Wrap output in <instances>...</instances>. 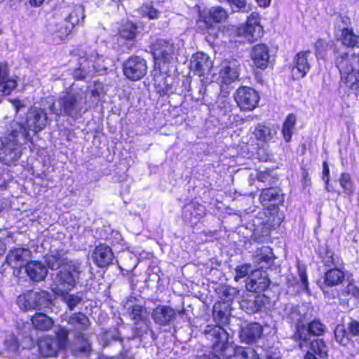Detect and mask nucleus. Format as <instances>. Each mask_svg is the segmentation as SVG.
Returning a JSON list of instances; mask_svg holds the SVG:
<instances>
[{
    "label": "nucleus",
    "instance_id": "20",
    "mask_svg": "<svg viewBox=\"0 0 359 359\" xmlns=\"http://www.w3.org/2000/svg\"><path fill=\"white\" fill-rule=\"evenodd\" d=\"M205 215V208L198 202H193L184 206L182 217L186 223L194 227Z\"/></svg>",
    "mask_w": 359,
    "mask_h": 359
},
{
    "label": "nucleus",
    "instance_id": "4",
    "mask_svg": "<svg viewBox=\"0 0 359 359\" xmlns=\"http://www.w3.org/2000/svg\"><path fill=\"white\" fill-rule=\"evenodd\" d=\"M326 326L320 319L311 320L307 325L297 323L291 339L297 344L298 348L302 350L310 341V335L314 337L323 336L326 332Z\"/></svg>",
    "mask_w": 359,
    "mask_h": 359
},
{
    "label": "nucleus",
    "instance_id": "13",
    "mask_svg": "<svg viewBox=\"0 0 359 359\" xmlns=\"http://www.w3.org/2000/svg\"><path fill=\"white\" fill-rule=\"evenodd\" d=\"M263 33V27L260 24V18L257 13H252L245 22L236 29L237 36H243L251 43L261 38Z\"/></svg>",
    "mask_w": 359,
    "mask_h": 359
},
{
    "label": "nucleus",
    "instance_id": "22",
    "mask_svg": "<svg viewBox=\"0 0 359 359\" xmlns=\"http://www.w3.org/2000/svg\"><path fill=\"white\" fill-rule=\"evenodd\" d=\"M177 317V311L170 306L158 305L151 312V318L156 325L161 326L168 325Z\"/></svg>",
    "mask_w": 359,
    "mask_h": 359
},
{
    "label": "nucleus",
    "instance_id": "17",
    "mask_svg": "<svg viewBox=\"0 0 359 359\" xmlns=\"http://www.w3.org/2000/svg\"><path fill=\"white\" fill-rule=\"evenodd\" d=\"M213 67V62L210 56L201 51L195 53L190 61V69L194 75L205 77L210 74Z\"/></svg>",
    "mask_w": 359,
    "mask_h": 359
},
{
    "label": "nucleus",
    "instance_id": "39",
    "mask_svg": "<svg viewBox=\"0 0 359 359\" xmlns=\"http://www.w3.org/2000/svg\"><path fill=\"white\" fill-rule=\"evenodd\" d=\"M257 259L259 264L265 263L268 266L273 264L276 257L270 247L263 246L257 250Z\"/></svg>",
    "mask_w": 359,
    "mask_h": 359
},
{
    "label": "nucleus",
    "instance_id": "43",
    "mask_svg": "<svg viewBox=\"0 0 359 359\" xmlns=\"http://www.w3.org/2000/svg\"><path fill=\"white\" fill-rule=\"evenodd\" d=\"M46 263L51 270L62 267L65 262L63 261L62 255L59 251H55L46 256Z\"/></svg>",
    "mask_w": 359,
    "mask_h": 359
},
{
    "label": "nucleus",
    "instance_id": "23",
    "mask_svg": "<svg viewBox=\"0 0 359 359\" xmlns=\"http://www.w3.org/2000/svg\"><path fill=\"white\" fill-rule=\"evenodd\" d=\"M335 66L341 76L344 73L359 69V54L344 53L335 57Z\"/></svg>",
    "mask_w": 359,
    "mask_h": 359
},
{
    "label": "nucleus",
    "instance_id": "21",
    "mask_svg": "<svg viewBox=\"0 0 359 359\" xmlns=\"http://www.w3.org/2000/svg\"><path fill=\"white\" fill-rule=\"evenodd\" d=\"M310 53L311 51L309 50H302L294 55L292 72L295 79H303L310 71L311 65L308 60Z\"/></svg>",
    "mask_w": 359,
    "mask_h": 359
},
{
    "label": "nucleus",
    "instance_id": "19",
    "mask_svg": "<svg viewBox=\"0 0 359 359\" xmlns=\"http://www.w3.org/2000/svg\"><path fill=\"white\" fill-rule=\"evenodd\" d=\"M247 280L245 283L246 289L250 292L255 293H261L266 290L271 284V280L268 276L259 270L254 271Z\"/></svg>",
    "mask_w": 359,
    "mask_h": 359
},
{
    "label": "nucleus",
    "instance_id": "3",
    "mask_svg": "<svg viewBox=\"0 0 359 359\" xmlns=\"http://www.w3.org/2000/svg\"><path fill=\"white\" fill-rule=\"evenodd\" d=\"M215 292L219 299L213 306V318L216 323L224 324L228 320L231 305L239 291L236 287L223 284L219 285Z\"/></svg>",
    "mask_w": 359,
    "mask_h": 359
},
{
    "label": "nucleus",
    "instance_id": "7",
    "mask_svg": "<svg viewBox=\"0 0 359 359\" xmlns=\"http://www.w3.org/2000/svg\"><path fill=\"white\" fill-rule=\"evenodd\" d=\"M81 273V264L69 260L57 272L55 280L57 285L71 290L76 287Z\"/></svg>",
    "mask_w": 359,
    "mask_h": 359
},
{
    "label": "nucleus",
    "instance_id": "47",
    "mask_svg": "<svg viewBox=\"0 0 359 359\" xmlns=\"http://www.w3.org/2000/svg\"><path fill=\"white\" fill-rule=\"evenodd\" d=\"M90 62L88 58L86 56H81L79 58V67L74 70L73 77L75 80L81 81L84 80L86 77V69H89L90 66L87 67L83 65V62ZM92 62V61H90Z\"/></svg>",
    "mask_w": 359,
    "mask_h": 359
},
{
    "label": "nucleus",
    "instance_id": "2",
    "mask_svg": "<svg viewBox=\"0 0 359 359\" xmlns=\"http://www.w3.org/2000/svg\"><path fill=\"white\" fill-rule=\"evenodd\" d=\"M69 330L60 327L55 335L43 334L38 337L34 342L37 355L40 358H57L61 351L65 350L69 344Z\"/></svg>",
    "mask_w": 359,
    "mask_h": 359
},
{
    "label": "nucleus",
    "instance_id": "14",
    "mask_svg": "<svg viewBox=\"0 0 359 359\" xmlns=\"http://www.w3.org/2000/svg\"><path fill=\"white\" fill-rule=\"evenodd\" d=\"M149 48L154 60L158 64L170 63L175 55V45L169 40L157 39L151 42Z\"/></svg>",
    "mask_w": 359,
    "mask_h": 359
},
{
    "label": "nucleus",
    "instance_id": "57",
    "mask_svg": "<svg viewBox=\"0 0 359 359\" xmlns=\"http://www.w3.org/2000/svg\"><path fill=\"white\" fill-rule=\"evenodd\" d=\"M264 358L266 359H279V355L276 353V350L273 348H270L269 349L266 350Z\"/></svg>",
    "mask_w": 359,
    "mask_h": 359
},
{
    "label": "nucleus",
    "instance_id": "24",
    "mask_svg": "<svg viewBox=\"0 0 359 359\" xmlns=\"http://www.w3.org/2000/svg\"><path fill=\"white\" fill-rule=\"evenodd\" d=\"M251 60L255 66L259 69H266L270 62L269 48L267 45L260 43L252 48Z\"/></svg>",
    "mask_w": 359,
    "mask_h": 359
},
{
    "label": "nucleus",
    "instance_id": "60",
    "mask_svg": "<svg viewBox=\"0 0 359 359\" xmlns=\"http://www.w3.org/2000/svg\"><path fill=\"white\" fill-rule=\"evenodd\" d=\"M257 6L262 8L269 7L271 3V0H255Z\"/></svg>",
    "mask_w": 359,
    "mask_h": 359
},
{
    "label": "nucleus",
    "instance_id": "53",
    "mask_svg": "<svg viewBox=\"0 0 359 359\" xmlns=\"http://www.w3.org/2000/svg\"><path fill=\"white\" fill-rule=\"evenodd\" d=\"M219 2L226 1L232 9L241 11L246 7V0H218Z\"/></svg>",
    "mask_w": 359,
    "mask_h": 359
},
{
    "label": "nucleus",
    "instance_id": "18",
    "mask_svg": "<svg viewBox=\"0 0 359 359\" xmlns=\"http://www.w3.org/2000/svg\"><path fill=\"white\" fill-rule=\"evenodd\" d=\"M92 259L96 266L103 269L113 264L114 255L109 245L100 243L93 250Z\"/></svg>",
    "mask_w": 359,
    "mask_h": 359
},
{
    "label": "nucleus",
    "instance_id": "62",
    "mask_svg": "<svg viewBox=\"0 0 359 359\" xmlns=\"http://www.w3.org/2000/svg\"><path fill=\"white\" fill-rule=\"evenodd\" d=\"M231 72V67L230 66L227 65V66H224L222 69V70L220 72V74H223L224 75H226V74H229Z\"/></svg>",
    "mask_w": 359,
    "mask_h": 359
},
{
    "label": "nucleus",
    "instance_id": "1",
    "mask_svg": "<svg viewBox=\"0 0 359 359\" xmlns=\"http://www.w3.org/2000/svg\"><path fill=\"white\" fill-rule=\"evenodd\" d=\"M62 18L55 22L48 36L50 43L57 45L67 40L76 25L84 22V11L80 6L65 5L58 10Z\"/></svg>",
    "mask_w": 359,
    "mask_h": 359
},
{
    "label": "nucleus",
    "instance_id": "58",
    "mask_svg": "<svg viewBox=\"0 0 359 359\" xmlns=\"http://www.w3.org/2000/svg\"><path fill=\"white\" fill-rule=\"evenodd\" d=\"M207 92V79H201V86L199 89V93L203 96L205 95Z\"/></svg>",
    "mask_w": 359,
    "mask_h": 359
},
{
    "label": "nucleus",
    "instance_id": "46",
    "mask_svg": "<svg viewBox=\"0 0 359 359\" xmlns=\"http://www.w3.org/2000/svg\"><path fill=\"white\" fill-rule=\"evenodd\" d=\"M27 251L25 248H14L11 249L6 256V262L8 264H17L24 262V253Z\"/></svg>",
    "mask_w": 359,
    "mask_h": 359
},
{
    "label": "nucleus",
    "instance_id": "33",
    "mask_svg": "<svg viewBox=\"0 0 359 359\" xmlns=\"http://www.w3.org/2000/svg\"><path fill=\"white\" fill-rule=\"evenodd\" d=\"M340 41L347 48H359V35L355 34L351 27H344L341 30Z\"/></svg>",
    "mask_w": 359,
    "mask_h": 359
},
{
    "label": "nucleus",
    "instance_id": "59",
    "mask_svg": "<svg viewBox=\"0 0 359 359\" xmlns=\"http://www.w3.org/2000/svg\"><path fill=\"white\" fill-rule=\"evenodd\" d=\"M276 226L273 224H269L268 222H262V230L269 233L271 230L275 229Z\"/></svg>",
    "mask_w": 359,
    "mask_h": 359
},
{
    "label": "nucleus",
    "instance_id": "32",
    "mask_svg": "<svg viewBox=\"0 0 359 359\" xmlns=\"http://www.w3.org/2000/svg\"><path fill=\"white\" fill-rule=\"evenodd\" d=\"M263 333L262 327L257 323H253L248 325L241 331V337L247 343H252L258 338L261 337Z\"/></svg>",
    "mask_w": 359,
    "mask_h": 359
},
{
    "label": "nucleus",
    "instance_id": "12",
    "mask_svg": "<svg viewBox=\"0 0 359 359\" xmlns=\"http://www.w3.org/2000/svg\"><path fill=\"white\" fill-rule=\"evenodd\" d=\"M224 324L217 323V325H208L205 330V334H209L214 339L213 350L221 356H226L227 350L232 346V344L229 342V334L222 326Z\"/></svg>",
    "mask_w": 359,
    "mask_h": 359
},
{
    "label": "nucleus",
    "instance_id": "54",
    "mask_svg": "<svg viewBox=\"0 0 359 359\" xmlns=\"http://www.w3.org/2000/svg\"><path fill=\"white\" fill-rule=\"evenodd\" d=\"M348 329L352 336H359V322L358 320H351L348 324Z\"/></svg>",
    "mask_w": 359,
    "mask_h": 359
},
{
    "label": "nucleus",
    "instance_id": "25",
    "mask_svg": "<svg viewBox=\"0 0 359 359\" xmlns=\"http://www.w3.org/2000/svg\"><path fill=\"white\" fill-rule=\"evenodd\" d=\"M10 69L7 61L0 62V92L4 95H10L16 88V79L9 76Z\"/></svg>",
    "mask_w": 359,
    "mask_h": 359
},
{
    "label": "nucleus",
    "instance_id": "6",
    "mask_svg": "<svg viewBox=\"0 0 359 359\" xmlns=\"http://www.w3.org/2000/svg\"><path fill=\"white\" fill-rule=\"evenodd\" d=\"M18 137V130H12L1 141L0 161L3 164L8 166L15 164L21 156L20 144Z\"/></svg>",
    "mask_w": 359,
    "mask_h": 359
},
{
    "label": "nucleus",
    "instance_id": "44",
    "mask_svg": "<svg viewBox=\"0 0 359 359\" xmlns=\"http://www.w3.org/2000/svg\"><path fill=\"white\" fill-rule=\"evenodd\" d=\"M139 13L142 17L149 20L158 19L160 15V12L154 7L152 2L143 4L139 8Z\"/></svg>",
    "mask_w": 359,
    "mask_h": 359
},
{
    "label": "nucleus",
    "instance_id": "61",
    "mask_svg": "<svg viewBox=\"0 0 359 359\" xmlns=\"http://www.w3.org/2000/svg\"><path fill=\"white\" fill-rule=\"evenodd\" d=\"M303 359H318L317 355H314L310 351H307L304 355Z\"/></svg>",
    "mask_w": 359,
    "mask_h": 359
},
{
    "label": "nucleus",
    "instance_id": "41",
    "mask_svg": "<svg viewBox=\"0 0 359 359\" xmlns=\"http://www.w3.org/2000/svg\"><path fill=\"white\" fill-rule=\"evenodd\" d=\"M256 178L257 181L269 185L275 184L278 180V175L273 172V168H270L264 170H257Z\"/></svg>",
    "mask_w": 359,
    "mask_h": 359
},
{
    "label": "nucleus",
    "instance_id": "35",
    "mask_svg": "<svg viewBox=\"0 0 359 359\" xmlns=\"http://www.w3.org/2000/svg\"><path fill=\"white\" fill-rule=\"evenodd\" d=\"M259 201L263 205H265L271 201H282L283 198L280 194V189L271 187L262 189Z\"/></svg>",
    "mask_w": 359,
    "mask_h": 359
},
{
    "label": "nucleus",
    "instance_id": "29",
    "mask_svg": "<svg viewBox=\"0 0 359 359\" xmlns=\"http://www.w3.org/2000/svg\"><path fill=\"white\" fill-rule=\"evenodd\" d=\"M168 78L169 76L162 73L156 74L154 76V88L160 97L169 96L174 92L172 83L168 82Z\"/></svg>",
    "mask_w": 359,
    "mask_h": 359
},
{
    "label": "nucleus",
    "instance_id": "51",
    "mask_svg": "<svg viewBox=\"0 0 359 359\" xmlns=\"http://www.w3.org/2000/svg\"><path fill=\"white\" fill-rule=\"evenodd\" d=\"M250 268H251V264L250 263L243 264L237 266L235 268L236 274L234 276V280L236 281H238L241 278H243L247 276L249 273Z\"/></svg>",
    "mask_w": 359,
    "mask_h": 359
},
{
    "label": "nucleus",
    "instance_id": "27",
    "mask_svg": "<svg viewBox=\"0 0 359 359\" xmlns=\"http://www.w3.org/2000/svg\"><path fill=\"white\" fill-rule=\"evenodd\" d=\"M27 276L34 281L39 282L45 279L47 275L46 266L39 261H29L25 265Z\"/></svg>",
    "mask_w": 359,
    "mask_h": 359
},
{
    "label": "nucleus",
    "instance_id": "64",
    "mask_svg": "<svg viewBox=\"0 0 359 359\" xmlns=\"http://www.w3.org/2000/svg\"><path fill=\"white\" fill-rule=\"evenodd\" d=\"M302 177L305 181H306L307 179L309 178V172L305 168H303Z\"/></svg>",
    "mask_w": 359,
    "mask_h": 359
},
{
    "label": "nucleus",
    "instance_id": "31",
    "mask_svg": "<svg viewBox=\"0 0 359 359\" xmlns=\"http://www.w3.org/2000/svg\"><path fill=\"white\" fill-rule=\"evenodd\" d=\"M297 124V116L290 113L285 117L281 128V134L286 143L291 142Z\"/></svg>",
    "mask_w": 359,
    "mask_h": 359
},
{
    "label": "nucleus",
    "instance_id": "16",
    "mask_svg": "<svg viewBox=\"0 0 359 359\" xmlns=\"http://www.w3.org/2000/svg\"><path fill=\"white\" fill-rule=\"evenodd\" d=\"M229 18L228 11L220 6H212L210 8L199 11L198 22L204 25V29L208 31L214 25L224 22Z\"/></svg>",
    "mask_w": 359,
    "mask_h": 359
},
{
    "label": "nucleus",
    "instance_id": "36",
    "mask_svg": "<svg viewBox=\"0 0 359 359\" xmlns=\"http://www.w3.org/2000/svg\"><path fill=\"white\" fill-rule=\"evenodd\" d=\"M309 350L314 355L320 358H326L328 356V349L325 341L323 339H314L309 341Z\"/></svg>",
    "mask_w": 359,
    "mask_h": 359
},
{
    "label": "nucleus",
    "instance_id": "55",
    "mask_svg": "<svg viewBox=\"0 0 359 359\" xmlns=\"http://www.w3.org/2000/svg\"><path fill=\"white\" fill-rule=\"evenodd\" d=\"M299 276L302 281V285L304 287V289L306 291H309V280L306 271L305 269L299 271Z\"/></svg>",
    "mask_w": 359,
    "mask_h": 359
},
{
    "label": "nucleus",
    "instance_id": "37",
    "mask_svg": "<svg viewBox=\"0 0 359 359\" xmlns=\"http://www.w3.org/2000/svg\"><path fill=\"white\" fill-rule=\"evenodd\" d=\"M137 27L131 21H126L121 25L118 30V35L126 40H134L136 37Z\"/></svg>",
    "mask_w": 359,
    "mask_h": 359
},
{
    "label": "nucleus",
    "instance_id": "42",
    "mask_svg": "<svg viewBox=\"0 0 359 359\" xmlns=\"http://www.w3.org/2000/svg\"><path fill=\"white\" fill-rule=\"evenodd\" d=\"M128 312L130 319L134 321L135 325H137L140 322L147 320V318L144 317L146 309L140 304H135L131 305L128 308Z\"/></svg>",
    "mask_w": 359,
    "mask_h": 359
},
{
    "label": "nucleus",
    "instance_id": "9",
    "mask_svg": "<svg viewBox=\"0 0 359 359\" xmlns=\"http://www.w3.org/2000/svg\"><path fill=\"white\" fill-rule=\"evenodd\" d=\"M50 294L46 290L34 292L27 290L18 297V304L21 310L29 311L40 309L50 302Z\"/></svg>",
    "mask_w": 359,
    "mask_h": 359
},
{
    "label": "nucleus",
    "instance_id": "28",
    "mask_svg": "<svg viewBox=\"0 0 359 359\" xmlns=\"http://www.w3.org/2000/svg\"><path fill=\"white\" fill-rule=\"evenodd\" d=\"M33 328L37 331L47 332L54 326L53 319L42 312H36L30 318Z\"/></svg>",
    "mask_w": 359,
    "mask_h": 359
},
{
    "label": "nucleus",
    "instance_id": "30",
    "mask_svg": "<svg viewBox=\"0 0 359 359\" xmlns=\"http://www.w3.org/2000/svg\"><path fill=\"white\" fill-rule=\"evenodd\" d=\"M344 279V271L335 266L331 267L324 273V284L328 287L341 285Z\"/></svg>",
    "mask_w": 359,
    "mask_h": 359
},
{
    "label": "nucleus",
    "instance_id": "5",
    "mask_svg": "<svg viewBox=\"0 0 359 359\" xmlns=\"http://www.w3.org/2000/svg\"><path fill=\"white\" fill-rule=\"evenodd\" d=\"M67 323L76 332L75 339L81 344L80 351L89 353L92 351L91 344L88 341V336L83 333L90 327L89 318L83 312H74L67 318Z\"/></svg>",
    "mask_w": 359,
    "mask_h": 359
},
{
    "label": "nucleus",
    "instance_id": "45",
    "mask_svg": "<svg viewBox=\"0 0 359 359\" xmlns=\"http://www.w3.org/2000/svg\"><path fill=\"white\" fill-rule=\"evenodd\" d=\"M329 43L325 39L318 38L313 43L314 53L318 60H325Z\"/></svg>",
    "mask_w": 359,
    "mask_h": 359
},
{
    "label": "nucleus",
    "instance_id": "40",
    "mask_svg": "<svg viewBox=\"0 0 359 359\" xmlns=\"http://www.w3.org/2000/svg\"><path fill=\"white\" fill-rule=\"evenodd\" d=\"M345 86L352 90H359V69L344 73L341 76Z\"/></svg>",
    "mask_w": 359,
    "mask_h": 359
},
{
    "label": "nucleus",
    "instance_id": "38",
    "mask_svg": "<svg viewBox=\"0 0 359 359\" xmlns=\"http://www.w3.org/2000/svg\"><path fill=\"white\" fill-rule=\"evenodd\" d=\"M339 183L343 192L348 196H352L355 192V183L348 172H341L339 178Z\"/></svg>",
    "mask_w": 359,
    "mask_h": 359
},
{
    "label": "nucleus",
    "instance_id": "49",
    "mask_svg": "<svg viewBox=\"0 0 359 359\" xmlns=\"http://www.w3.org/2000/svg\"><path fill=\"white\" fill-rule=\"evenodd\" d=\"M62 297L63 301L67 304L68 309L70 311L74 308L82 301V298L74 294H69L67 292H62Z\"/></svg>",
    "mask_w": 359,
    "mask_h": 359
},
{
    "label": "nucleus",
    "instance_id": "48",
    "mask_svg": "<svg viewBox=\"0 0 359 359\" xmlns=\"http://www.w3.org/2000/svg\"><path fill=\"white\" fill-rule=\"evenodd\" d=\"M336 341L341 346H346L349 342V337L344 325H338L334 331Z\"/></svg>",
    "mask_w": 359,
    "mask_h": 359
},
{
    "label": "nucleus",
    "instance_id": "34",
    "mask_svg": "<svg viewBox=\"0 0 359 359\" xmlns=\"http://www.w3.org/2000/svg\"><path fill=\"white\" fill-rule=\"evenodd\" d=\"M318 255L325 266L331 268L338 264L339 257L335 256L327 245L320 248Z\"/></svg>",
    "mask_w": 359,
    "mask_h": 359
},
{
    "label": "nucleus",
    "instance_id": "50",
    "mask_svg": "<svg viewBox=\"0 0 359 359\" xmlns=\"http://www.w3.org/2000/svg\"><path fill=\"white\" fill-rule=\"evenodd\" d=\"M229 348L232 349L233 354L231 355L226 353V355L225 357L228 358L229 359H250L248 353L245 348L237 346H234L232 344V346L229 347Z\"/></svg>",
    "mask_w": 359,
    "mask_h": 359
},
{
    "label": "nucleus",
    "instance_id": "10",
    "mask_svg": "<svg viewBox=\"0 0 359 359\" xmlns=\"http://www.w3.org/2000/svg\"><path fill=\"white\" fill-rule=\"evenodd\" d=\"M60 110L64 115L77 119L83 111L82 96L79 93L66 92L58 100Z\"/></svg>",
    "mask_w": 359,
    "mask_h": 359
},
{
    "label": "nucleus",
    "instance_id": "8",
    "mask_svg": "<svg viewBox=\"0 0 359 359\" xmlns=\"http://www.w3.org/2000/svg\"><path fill=\"white\" fill-rule=\"evenodd\" d=\"M46 114L43 111L37 109L29 111L27 114L25 123H20V128L25 141L32 144L34 140L29 132L32 130L34 135L37 134L46 127Z\"/></svg>",
    "mask_w": 359,
    "mask_h": 359
},
{
    "label": "nucleus",
    "instance_id": "52",
    "mask_svg": "<svg viewBox=\"0 0 359 359\" xmlns=\"http://www.w3.org/2000/svg\"><path fill=\"white\" fill-rule=\"evenodd\" d=\"M269 297L264 294H262V292L257 293L254 299V304L257 310H261L262 308H264L266 304H269Z\"/></svg>",
    "mask_w": 359,
    "mask_h": 359
},
{
    "label": "nucleus",
    "instance_id": "26",
    "mask_svg": "<svg viewBox=\"0 0 359 359\" xmlns=\"http://www.w3.org/2000/svg\"><path fill=\"white\" fill-rule=\"evenodd\" d=\"M250 131L254 138L259 143L267 144L272 141L273 137L276 134L274 129L264 123H259L251 128Z\"/></svg>",
    "mask_w": 359,
    "mask_h": 359
},
{
    "label": "nucleus",
    "instance_id": "11",
    "mask_svg": "<svg viewBox=\"0 0 359 359\" xmlns=\"http://www.w3.org/2000/svg\"><path fill=\"white\" fill-rule=\"evenodd\" d=\"M125 77L131 81L141 80L147 73V60L141 56L133 55L128 57L122 64Z\"/></svg>",
    "mask_w": 359,
    "mask_h": 359
},
{
    "label": "nucleus",
    "instance_id": "15",
    "mask_svg": "<svg viewBox=\"0 0 359 359\" xmlns=\"http://www.w3.org/2000/svg\"><path fill=\"white\" fill-rule=\"evenodd\" d=\"M259 99L256 90L245 86H240L234 95V100L241 111H252L257 107Z\"/></svg>",
    "mask_w": 359,
    "mask_h": 359
},
{
    "label": "nucleus",
    "instance_id": "56",
    "mask_svg": "<svg viewBox=\"0 0 359 359\" xmlns=\"http://www.w3.org/2000/svg\"><path fill=\"white\" fill-rule=\"evenodd\" d=\"M323 180L326 184H328L330 181V168L327 161L323 163Z\"/></svg>",
    "mask_w": 359,
    "mask_h": 359
},
{
    "label": "nucleus",
    "instance_id": "63",
    "mask_svg": "<svg viewBox=\"0 0 359 359\" xmlns=\"http://www.w3.org/2000/svg\"><path fill=\"white\" fill-rule=\"evenodd\" d=\"M43 1L44 0H29V3L34 6H39L43 2Z\"/></svg>",
    "mask_w": 359,
    "mask_h": 359
}]
</instances>
